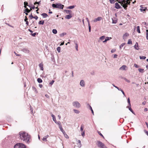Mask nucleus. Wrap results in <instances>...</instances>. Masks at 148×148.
<instances>
[{
  "label": "nucleus",
  "mask_w": 148,
  "mask_h": 148,
  "mask_svg": "<svg viewBox=\"0 0 148 148\" xmlns=\"http://www.w3.org/2000/svg\"><path fill=\"white\" fill-rule=\"evenodd\" d=\"M20 139L25 142L29 143L30 138V136L27 133L23 131L20 132L19 133Z\"/></svg>",
  "instance_id": "obj_1"
},
{
  "label": "nucleus",
  "mask_w": 148,
  "mask_h": 148,
  "mask_svg": "<svg viewBox=\"0 0 148 148\" xmlns=\"http://www.w3.org/2000/svg\"><path fill=\"white\" fill-rule=\"evenodd\" d=\"M130 0L132 1V0ZM128 0H121V1L120 0H117L118 2L120 3L125 9H127V7L128 5Z\"/></svg>",
  "instance_id": "obj_2"
},
{
  "label": "nucleus",
  "mask_w": 148,
  "mask_h": 148,
  "mask_svg": "<svg viewBox=\"0 0 148 148\" xmlns=\"http://www.w3.org/2000/svg\"><path fill=\"white\" fill-rule=\"evenodd\" d=\"M52 7L53 8L63 9L64 7V5L60 3H53L52 4Z\"/></svg>",
  "instance_id": "obj_3"
},
{
  "label": "nucleus",
  "mask_w": 148,
  "mask_h": 148,
  "mask_svg": "<svg viewBox=\"0 0 148 148\" xmlns=\"http://www.w3.org/2000/svg\"><path fill=\"white\" fill-rule=\"evenodd\" d=\"M96 145L100 148H107L103 143L99 140L97 141Z\"/></svg>",
  "instance_id": "obj_4"
},
{
  "label": "nucleus",
  "mask_w": 148,
  "mask_h": 148,
  "mask_svg": "<svg viewBox=\"0 0 148 148\" xmlns=\"http://www.w3.org/2000/svg\"><path fill=\"white\" fill-rule=\"evenodd\" d=\"M14 148H26L25 146L23 143H18L16 144L14 147Z\"/></svg>",
  "instance_id": "obj_5"
},
{
  "label": "nucleus",
  "mask_w": 148,
  "mask_h": 148,
  "mask_svg": "<svg viewBox=\"0 0 148 148\" xmlns=\"http://www.w3.org/2000/svg\"><path fill=\"white\" fill-rule=\"evenodd\" d=\"M72 104L74 107L77 108H79L80 106L79 103L77 101L73 102Z\"/></svg>",
  "instance_id": "obj_6"
},
{
  "label": "nucleus",
  "mask_w": 148,
  "mask_h": 148,
  "mask_svg": "<svg viewBox=\"0 0 148 148\" xmlns=\"http://www.w3.org/2000/svg\"><path fill=\"white\" fill-rule=\"evenodd\" d=\"M102 19V18L101 17H98L97 18H95L93 21L95 23L97 21H100Z\"/></svg>",
  "instance_id": "obj_7"
},
{
  "label": "nucleus",
  "mask_w": 148,
  "mask_h": 148,
  "mask_svg": "<svg viewBox=\"0 0 148 148\" xmlns=\"http://www.w3.org/2000/svg\"><path fill=\"white\" fill-rule=\"evenodd\" d=\"M115 8L117 9H119L122 8L119 4L117 3H115Z\"/></svg>",
  "instance_id": "obj_8"
},
{
  "label": "nucleus",
  "mask_w": 148,
  "mask_h": 148,
  "mask_svg": "<svg viewBox=\"0 0 148 148\" xmlns=\"http://www.w3.org/2000/svg\"><path fill=\"white\" fill-rule=\"evenodd\" d=\"M127 67L125 65H123L120 68V70H126L127 69Z\"/></svg>",
  "instance_id": "obj_9"
},
{
  "label": "nucleus",
  "mask_w": 148,
  "mask_h": 148,
  "mask_svg": "<svg viewBox=\"0 0 148 148\" xmlns=\"http://www.w3.org/2000/svg\"><path fill=\"white\" fill-rule=\"evenodd\" d=\"M80 85L82 87H84L85 85V83L84 81L83 80H81L80 82Z\"/></svg>",
  "instance_id": "obj_10"
},
{
  "label": "nucleus",
  "mask_w": 148,
  "mask_h": 148,
  "mask_svg": "<svg viewBox=\"0 0 148 148\" xmlns=\"http://www.w3.org/2000/svg\"><path fill=\"white\" fill-rule=\"evenodd\" d=\"M129 34L127 33L124 34L123 36V38L124 40H125L127 38V37L129 36Z\"/></svg>",
  "instance_id": "obj_11"
},
{
  "label": "nucleus",
  "mask_w": 148,
  "mask_h": 148,
  "mask_svg": "<svg viewBox=\"0 0 148 148\" xmlns=\"http://www.w3.org/2000/svg\"><path fill=\"white\" fill-rule=\"evenodd\" d=\"M134 47L136 50H138L139 49L138 47V42H136L135 45L134 46Z\"/></svg>",
  "instance_id": "obj_12"
},
{
  "label": "nucleus",
  "mask_w": 148,
  "mask_h": 148,
  "mask_svg": "<svg viewBox=\"0 0 148 148\" xmlns=\"http://www.w3.org/2000/svg\"><path fill=\"white\" fill-rule=\"evenodd\" d=\"M22 51L26 53H29V51L26 48H24L22 49Z\"/></svg>",
  "instance_id": "obj_13"
},
{
  "label": "nucleus",
  "mask_w": 148,
  "mask_h": 148,
  "mask_svg": "<svg viewBox=\"0 0 148 148\" xmlns=\"http://www.w3.org/2000/svg\"><path fill=\"white\" fill-rule=\"evenodd\" d=\"M72 17V16H71V14H70L66 15V16L65 17V18L66 19H70Z\"/></svg>",
  "instance_id": "obj_14"
},
{
  "label": "nucleus",
  "mask_w": 148,
  "mask_h": 148,
  "mask_svg": "<svg viewBox=\"0 0 148 148\" xmlns=\"http://www.w3.org/2000/svg\"><path fill=\"white\" fill-rule=\"evenodd\" d=\"M140 10L141 11H145L147 10V9L145 7H143L140 6Z\"/></svg>",
  "instance_id": "obj_15"
},
{
  "label": "nucleus",
  "mask_w": 148,
  "mask_h": 148,
  "mask_svg": "<svg viewBox=\"0 0 148 148\" xmlns=\"http://www.w3.org/2000/svg\"><path fill=\"white\" fill-rule=\"evenodd\" d=\"M39 66L41 70H43V64L42 63H41L39 65Z\"/></svg>",
  "instance_id": "obj_16"
},
{
  "label": "nucleus",
  "mask_w": 148,
  "mask_h": 148,
  "mask_svg": "<svg viewBox=\"0 0 148 148\" xmlns=\"http://www.w3.org/2000/svg\"><path fill=\"white\" fill-rule=\"evenodd\" d=\"M64 135V136L66 138H68L69 137L68 135L66 134L65 131H64L62 132Z\"/></svg>",
  "instance_id": "obj_17"
},
{
  "label": "nucleus",
  "mask_w": 148,
  "mask_h": 148,
  "mask_svg": "<svg viewBox=\"0 0 148 148\" xmlns=\"http://www.w3.org/2000/svg\"><path fill=\"white\" fill-rule=\"evenodd\" d=\"M51 116L53 118V120L56 123V118L55 116L53 114H52L51 115Z\"/></svg>",
  "instance_id": "obj_18"
},
{
  "label": "nucleus",
  "mask_w": 148,
  "mask_h": 148,
  "mask_svg": "<svg viewBox=\"0 0 148 148\" xmlns=\"http://www.w3.org/2000/svg\"><path fill=\"white\" fill-rule=\"evenodd\" d=\"M127 108H129V110L131 112H132V113H133V114H134V112L132 110V109L131 108V106H130V107H129V106H127Z\"/></svg>",
  "instance_id": "obj_19"
},
{
  "label": "nucleus",
  "mask_w": 148,
  "mask_h": 148,
  "mask_svg": "<svg viewBox=\"0 0 148 148\" xmlns=\"http://www.w3.org/2000/svg\"><path fill=\"white\" fill-rule=\"evenodd\" d=\"M41 15L43 16V18H46L48 16L47 14L45 13H43Z\"/></svg>",
  "instance_id": "obj_20"
},
{
  "label": "nucleus",
  "mask_w": 148,
  "mask_h": 148,
  "mask_svg": "<svg viewBox=\"0 0 148 148\" xmlns=\"http://www.w3.org/2000/svg\"><path fill=\"white\" fill-rule=\"evenodd\" d=\"M137 29V31L138 33H140V27L138 26H137L136 27Z\"/></svg>",
  "instance_id": "obj_21"
},
{
  "label": "nucleus",
  "mask_w": 148,
  "mask_h": 148,
  "mask_svg": "<svg viewBox=\"0 0 148 148\" xmlns=\"http://www.w3.org/2000/svg\"><path fill=\"white\" fill-rule=\"evenodd\" d=\"M75 7L74 5H72L68 7L67 8L68 9H72L74 8Z\"/></svg>",
  "instance_id": "obj_22"
},
{
  "label": "nucleus",
  "mask_w": 148,
  "mask_h": 148,
  "mask_svg": "<svg viewBox=\"0 0 148 148\" xmlns=\"http://www.w3.org/2000/svg\"><path fill=\"white\" fill-rule=\"evenodd\" d=\"M37 81L39 83H41L42 82V79L40 78H38L37 79Z\"/></svg>",
  "instance_id": "obj_23"
},
{
  "label": "nucleus",
  "mask_w": 148,
  "mask_h": 148,
  "mask_svg": "<svg viewBox=\"0 0 148 148\" xmlns=\"http://www.w3.org/2000/svg\"><path fill=\"white\" fill-rule=\"evenodd\" d=\"M44 23V20L40 21L39 22V24L40 25H43Z\"/></svg>",
  "instance_id": "obj_24"
},
{
  "label": "nucleus",
  "mask_w": 148,
  "mask_h": 148,
  "mask_svg": "<svg viewBox=\"0 0 148 148\" xmlns=\"http://www.w3.org/2000/svg\"><path fill=\"white\" fill-rule=\"evenodd\" d=\"M138 70L141 73H143L144 72V70L143 69L139 68V69H138Z\"/></svg>",
  "instance_id": "obj_25"
},
{
  "label": "nucleus",
  "mask_w": 148,
  "mask_h": 148,
  "mask_svg": "<svg viewBox=\"0 0 148 148\" xmlns=\"http://www.w3.org/2000/svg\"><path fill=\"white\" fill-rule=\"evenodd\" d=\"M52 32L55 34H57V30L56 29H53L52 30Z\"/></svg>",
  "instance_id": "obj_26"
},
{
  "label": "nucleus",
  "mask_w": 148,
  "mask_h": 148,
  "mask_svg": "<svg viewBox=\"0 0 148 148\" xmlns=\"http://www.w3.org/2000/svg\"><path fill=\"white\" fill-rule=\"evenodd\" d=\"M64 11L66 12V13L67 14H70L71 12V10H64Z\"/></svg>",
  "instance_id": "obj_27"
},
{
  "label": "nucleus",
  "mask_w": 148,
  "mask_h": 148,
  "mask_svg": "<svg viewBox=\"0 0 148 148\" xmlns=\"http://www.w3.org/2000/svg\"><path fill=\"white\" fill-rule=\"evenodd\" d=\"M73 111L76 114H79L80 112L78 110H77L74 109Z\"/></svg>",
  "instance_id": "obj_28"
},
{
  "label": "nucleus",
  "mask_w": 148,
  "mask_h": 148,
  "mask_svg": "<svg viewBox=\"0 0 148 148\" xmlns=\"http://www.w3.org/2000/svg\"><path fill=\"white\" fill-rule=\"evenodd\" d=\"M59 128L60 129V131L62 132H63L64 131L63 130L62 127V125H60L59 126Z\"/></svg>",
  "instance_id": "obj_29"
},
{
  "label": "nucleus",
  "mask_w": 148,
  "mask_h": 148,
  "mask_svg": "<svg viewBox=\"0 0 148 148\" xmlns=\"http://www.w3.org/2000/svg\"><path fill=\"white\" fill-rule=\"evenodd\" d=\"M132 41L131 39H129L128 42H127V44H132Z\"/></svg>",
  "instance_id": "obj_30"
},
{
  "label": "nucleus",
  "mask_w": 148,
  "mask_h": 148,
  "mask_svg": "<svg viewBox=\"0 0 148 148\" xmlns=\"http://www.w3.org/2000/svg\"><path fill=\"white\" fill-rule=\"evenodd\" d=\"M28 3L26 1H25L24 3V5H27V6H28L29 7H30L31 6H30V5H28Z\"/></svg>",
  "instance_id": "obj_31"
},
{
  "label": "nucleus",
  "mask_w": 148,
  "mask_h": 148,
  "mask_svg": "<svg viewBox=\"0 0 148 148\" xmlns=\"http://www.w3.org/2000/svg\"><path fill=\"white\" fill-rule=\"evenodd\" d=\"M105 36H102L100 37L99 38V39L100 40H103L105 39Z\"/></svg>",
  "instance_id": "obj_32"
},
{
  "label": "nucleus",
  "mask_w": 148,
  "mask_h": 148,
  "mask_svg": "<svg viewBox=\"0 0 148 148\" xmlns=\"http://www.w3.org/2000/svg\"><path fill=\"white\" fill-rule=\"evenodd\" d=\"M66 33L65 32L63 33L60 34V36L61 37H62L66 35Z\"/></svg>",
  "instance_id": "obj_33"
},
{
  "label": "nucleus",
  "mask_w": 148,
  "mask_h": 148,
  "mask_svg": "<svg viewBox=\"0 0 148 148\" xmlns=\"http://www.w3.org/2000/svg\"><path fill=\"white\" fill-rule=\"evenodd\" d=\"M146 37L147 39V40H148V29L146 30Z\"/></svg>",
  "instance_id": "obj_34"
},
{
  "label": "nucleus",
  "mask_w": 148,
  "mask_h": 148,
  "mask_svg": "<svg viewBox=\"0 0 148 148\" xmlns=\"http://www.w3.org/2000/svg\"><path fill=\"white\" fill-rule=\"evenodd\" d=\"M146 58L145 56H140V59H145Z\"/></svg>",
  "instance_id": "obj_35"
},
{
  "label": "nucleus",
  "mask_w": 148,
  "mask_h": 148,
  "mask_svg": "<svg viewBox=\"0 0 148 148\" xmlns=\"http://www.w3.org/2000/svg\"><path fill=\"white\" fill-rule=\"evenodd\" d=\"M127 102H128V103H129V106H131L130 101V99L129 98H128L127 99Z\"/></svg>",
  "instance_id": "obj_36"
},
{
  "label": "nucleus",
  "mask_w": 148,
  "mask_h": 148,
  "mask_svg": "<svg viewBox=\"0 0 148 148\" xmlns=\"http://www.w3.org/2000/svg\"><path fill=\"white\" fill-rule=\"evenodd\" d=\"M88 105L89 106L90 109L91 110V111L92 112V113L94 115V112L92 109V108L90 106L89 104H88Z\"/></svg>",
  "instance_id": "obj_37"
},
{
  "label": "nucleus",
  "mask_w": 148,
  "mask_h": 148,
  "mask_svg": "<svg viewBox=\"0 0 148 148\" xmlns=\"http://www.w3.org/2000/svg\"><path fill=\"white\" fill-rule=\"evenodd\" d=\"M75 47L76 49V50L77 51L78 50V44H77V43H75Z\"/></svg>",
  "instance_id": "obj_38"
},
{
  "label": "nucleus",
  "mask_w": 148,
  "mask_h": 148,
  "mask_svg": "<svg viewBox=\"0 0 148 148\" xmlns=\"http://www.w3.org/2000/svg\"><path fill=\"white\" fill-rule=\"evenodd\" d=\"M25 12H26L27 13H29L30 11V10L28 9L27 8H26L25 10Z\"/></svg>",
  "instance_id": "obj_39"
},
{
  "label": "nucleus",
  "mask_w": 148,
  "mask_h": 148,
  "mask_svg": "<svg viewBox=\"0 0 148 148\" xmlns=\"http://www.w3.org/2000/svg\"><path fill=\"white\" fill-rule=\"evenodd\" d=\"M84 126L83 125H81V128H80V131L81 132H83V130L84 129Z\"/></svg>",
  "instance_id": "obj_40"
},
{
  "label": "nucleus",
  "mask_w": 148,
  "mask_h": 148,
  "mask_svg": "<svg viewBox=\"0 0 148 148\" xmlns=\"http://www.w3.org/2000/svg\"><path fill=\"white\" fill-rule=\"evenodd\" d=\"M60 47H58L57 48V50L58 52L59 53L60 52Z\"/></svg>",
  "instance_id": "obj_41"
},
{
  "label": "nucleus",
  "mask_w": 148,
  "mask_h": 148,
  "mask_svg": "<svg viewBox=\"0 0 148 148\" xmlns=\"http://www.w3.org/2000/svg\"><path fill=\"white\" fill-rule=\"evenodd\" d=\"M125 43H123L121 44V45L119 47L120 49L122 47L125 45Z\"/></svg>",
  "instance_id": "obj_42"
},
{
  "label": "nucleus",
  "mask_w": 148,
  "mask_h": 148,
  "mask_svg": "<svg viewBox=\"0 0 148 148\" xmlns=\"http://www.w3.org/2000/svg\"><path fill=\"white\" fill-rule=\"evenodd\" d=\"M54 80H52L51 81L50 83H49V84L50 85H53V83H54Z\"/></svg>",
  "instance_id": "obj_43"
},
{
  "label": "nucleus",
  "mask_w": 148,
  "mask_h": 148,
  "mask_svg": "<svg viewBox=\"0 0 148 148\" xmlns=\"http://www.w3.org/2000/svg\"><path fill=\"white\" fill-rule=\"evenodd\" d=\"M40 1H40L39 2H36L35 3H34V5H35L36 4H38V5H39L40 4Z\"/></svg>",
  "instance_id": "obj_44"
},
{
  "label": "nucleus",
  "mask_w": 148,
  "mask_h": 148,
  "mask_svg": "<svg viewBox=\"0 0 148 148\" xmlns=\"http://www.w3.org/2000/svg\"><path fill=\"white\" fill-rule=\"evenodd\" d=\"M110 3L111 4L114 3L115 2L114 0H109Z\"/></svg>",
  "instance_id": "obj_45"
},
{
  "label": "nucleus",
  "mask_w": 148,
  "mask_h": 148,
  "mask_svg": "<svg viewBox=\"0 0 148 148\" xmlns=\"http://www.w3.org/2000/svg\"><path fill=\"white\" fill-rule=\"evenodd\" d=\"M29 17L31 19H32V18H34V16L32 15V14H31L30 15H29Z\"/></svg>",
  "instance_id": "obj_46"
},
{
  "label": "nucleus",
  "mask_w": 148,
  "mask_h": 148,
  "mask_svg": "<svg viewBox=\"0 0 148 148\" xmlns=\"http://www.w3.org/2000/svg\"><path fill=\"white\" fill-rule=\"evenodd\" d=\"M111 37H107L106 38V40H107V41H108V40H110V39H111Z\"/></svg>",
  "instance_id": "obj_47"
},
{
  "label": "nucleus",
  "mask_w": 148,
  "mask_h": 148,
  "mask_svg": "<svg viewBox=\"0 0 148 148\" xmlns=\"http://www.w3.org/2000/svg\"><path fill=\"white\" fill-rule=\"evenodd\" d=\"M47 138L45 137V136L43 138L42 140L43 141H47Z\"/></svg>",
  "instance_id": "obj_48"
},
{
  "label": "nucleus",
  "mask_w": 148,
  "mask_h": 148,
  "mask_svg": "<svg viewBox=\"0 0 148 148\" xmlns=\"http://www.w3.org/2000/svg\"><path fill=\"white\" fill-rule=\"evenodd\" d=\"M88 27H89V32H90L91 31V26L90 25V24H88Z\"/></svg>",
  "instance_id": "obj_49"
},
{
  "label": "nucleus",
  "mask_w": 148,
  "mask_h": 148,
  "mask_svg": "<svg viewBox=\"0 0 148 148\" xmlns=\"http://www.w3.org/2000/svg\"><path fill=\"white\" fill-rule=\"evenodd\" d=\"M116 51V49H113L111 51V52L112 53H114Z\"/></svg>",
  "instance_id": "obj_50"
},
{
  "label": "nucleus",
  "mask_w": 148,
  "mask_h": 148,
  "mask_svg": "<svg viewBox=\"0 0 148 148\" xmlns=\"http://www.w3.org/2000/svg\"><path fill=\"white\" fill-rule=\"evenodd\" d=\"M124 79L125 80V81L126 82H128V83H130V80H128V79H126V78H125Z\"/></svg>",
  "instance_id": "obj_51"
},
{
  "label": "nucleus",
  "mask_w": 148,
  "mask_h": 148,
  "mask_svg": "<svg viewBox=\"0 0 148 148\" xmlns=\"http://www.w3.org/2000/svg\"><path fill=\"white\" fill-rule=\"evenodd\" d=\"M82 135L84 137V136L85 135V132L84 131H83L82 133H81Z\"/></svg>",
  "instance_id": "obj_52"
},
{
  "label": "nucleus",
  "mask_w": 148,
  "mask_h": 148,
  "mask_svg": "<svg viewBox=\"0 0 148 148\" xmlns=\"http://www.w3.org/2000/svg\"><path fill=\"white\" fill-rule=\"evenodd\" d=\"M112 23H116L117 22V21L116 20H114L112 19Z\"/></svg>",
  "instance_id": "obj_53"
},
{
  "label": "nucleus",
  "mask_w": 148,
  "mask_h": 148,
  "mask_svg": "<svg viewBox=\"0 0 148 148\" xmlns=\"http://www.w3.org/2000/svg\"><path fill=\"white\" fill-rule=\"evenodd\" d=\"M33 18L35 19L36 20H37L38 18V17L37 16H34Z\"/></svg>",
  "instance_id": "obj_54"
},
{
  "label": "nucleus",
  "mask_w": 148,
  "mask_h": 148,
  "mask_svg": "<svg viewBox=\"0 0 148 148\" xmlns=\"http://www.w3.org/2000/svg\"><path fill=\"white\" fill-rule=\"evenodd\" d=\"M86 19L87 21L88 22V24H90V22H89V21L88 18H86Z\"/></svg>",
  "instance_id": "obj_55"
},
{
  "label": "nucleus",
  "mask_w": 148,
  "mask_h": 148,
  "mask_svg": "<svg viewBox=\"0 0 148 148\" xmlns=\"http://www.w3.org/2000/svg\"><path fill=\"white\" fill-rule=\"evenodd\" d=\"M134 66L136 67V68H138L139 67V66H138L137 64H134Z\"/></svg>",
  "instance_id": "obj_56"
},
{
  "label": "nucleus",
  "mask_w": 148,
  "mask_h": 148,
  "mask_svg": "<svg viewBox=\"0 0 148 148\" xmlns=\"http://www.w3.org/2000/svg\"><path fill=\"white\" fill-rule=\"evenodd\" d=\"M25 19H24V21L25 22H26V21H27L28 19L27 18V17L26 16H25Z\"/></svg>",
  "instance_id": "obj_57"
},
{
  "label": "nucleus",
  "mask_w": 148,
  "mask_h": 148,
  "mask_svg": "<svg viewBox=\"0 0 148 148\" xmlns=\"http://www.w3.org/2000/svg\"><path fill=\"white\" fill-rule=\"evenodd\" d=\"M144 131L145 132L147 135L148 136V131H146V130H144Z\"/></svg>",
  "instance_id": "obj_58"
},
{
  "label": "nucleus",
  "mask_w": 148,
  "mask_h": 148,
  "mask_svg": "<svg viewBox=\"0 0 148 148\" xmlns=\"http://www.w3.org/2000/svg\"><path fill=\"white\" fill-rule=\"evenodd\" d=\"M36 33H34L33 34H31V35L33 36H35L36 35Z\"/></svg>",
  "instance_id": "obj_59"
},
{
  "label": "nucleus",
  "mask_w": 148,
  "mask_h": 148,
  "mask_svg": "<svg viewBox=\"0 0 148 148\" xmlns=\"http://www.w3.org/2000/svg\"><path fill=\"white\" fill-rule=\"evenodd\" d=\"M117 55L115 54H114V58H116L117 57Z\"/></svg>",
  "instance_id": "obj_60"
},
{
  "label": "nucleus",
  "mask_w": 148,
  "mask_h": 148,
  "mask_svg": "<svg viewBox=\"0 0 148 148\" xmlns=\"http://www.w3.org/2000/svg\"><path fill=\"white\" fill-rule=\"evenodd\" d=\"M112 85L115 88H116L117 89H118V87L114 85V84H112Z\"/></svg>",
  "instance_id": "obj_61"
},
{
  "label": "nucleus",
  "mask_w": 148,
  "mask_h": 148,
  "mask_svg": "<svg viewBox=\"0 0 148 148\" xmlns=\"http://www.w3.org/2000/svg\"><path fill=\"white\" fill-rule=\"evenodd\" d=\"M57 124L59 125V126H60V125H62L61 124L60 122V121L57 123Z\"/></svg>",
  "instance_id": "obj_62"
},
{
  "label": "nucleus",
  "mask_w": 148,
  "mask_h": 148,
  "mask_svg": "<svg viewBox=\"0 0 148 148\" xmlns=\"http://www.w3.org/2000/svg\"><path fill=\"white\" fill-rule=\"evenodd\" d=\"M30 6H31V7L30 8H32V9H34L35 8V7L34 6H33L32 7L31 6H30Z\"/></svg>",
  "instance_id": "obj_63"
},
{
  "label": "nucleus",
  "mask_w": 148,
  "mask_h": 148,
  "mask_svg": "<svg viewBox=\"0 0 148 148\" xmlns=\"http://www.w3.org/2000/svg\"><path fill=\"white\" fill-rule=\"evenodd\" d=\"M45 97L47 98H49V96L48 95H45Z\"/></svg>",
  "instance_id": "obj_64"
}]
</instances>
